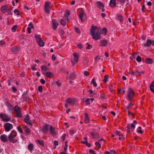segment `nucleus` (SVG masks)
I'll list each match as a JSON object with an SVG mask.
<instances>
[{"mask_svg":"<svg viewBox=\"0 0 154 154\" xmlns=\"http://www.w3.org/2000/svg\"><path fill=\"white\" fill-rule=\"evenodd\" d=\"M101 29L97 27L92 26L90 29V35L92 36L93 39L97 40L100 38Z\"/></svg>","mask_w":154,"mask_h":154,"instance_id":"obj_1","label":"nucleus"},{"mask_svg":"<svg viewBox=\"0 0 154 154\" xmlns=\"http://www.w3.org/2000/svg\"><path fill=\"white\" fill-rule=\"evenodd\" d=\"M17 136V133L14 131H12L8 137L9 141L13 143H16L18 141V139L15 138Z\"/></svg>","mask_w":154,"mask_h":154,"instance_id":"obj_2","label":"nucleus"},{"mask_svg":"<svg viewBox=\"0 0 154 154\" xmlns=\"http://www.w3.org/2000/svg\"><path fill=\"white\" fill-rule=\"evenodd\" d=\"M79 18L82 22H84L86 20L87 17L86 14L84 10L82 8L81 9V11L79 13Z\"/></svg>","mask_w":154,"mask_h":154,"instance_id":"obj_3","label":"nucleus"},{"mask_svg":"<svg viewBox=\"0 0 154 154\" xmlns=\"http://www.w3.org/2000/svg\"><path fill=\"white\" fill-rule=\"evenodd\" d=\"M74 57L71 59V62L73 66L76 64L78 61L79 56L78 54L76 52H74L73 54Z\"/></svg>","mask_w":154,"mask_h":154,"instance_id":"obj_4","label":"nucleus"},{"mask_svg":"<svg viewBox=\"0 0 154 154\" xmlns=\"http://www.w3.org/2000/svg\"><path fill=\"white\" fill-rule=\"evenodd\" d=\"M14 111L17 116L18 117H20L22 116L20 108L17 106H16L14 108Z\"/></svg>","mask_w":154,"mask_h":154,"instance_id":"obj_5","label":"nucleus"},{"mask_svg":"<svg viewBox=\"0 0 154 154\" xmlns=\"http://www.w3.org/2000/svg\"><path fill=\"white\" fill-rule=\"evenodd\" d=\"M35 38L38 43V45L41 47H43L44 45V43L42 39L38 35H35Z\"/></svg>","mask_w":154,"mask_h":154,"instance_id":"obj_6","label":"nucleus"},{"mask_svg":"<svg viewBox=\"0 0 154 154\" xmlns=\"http://www.w3.org/2000/svg\"><path fill=\"white\" fill-rule=\"evenodd\" d=\"M0 117L3 121L6 122L10 120L11 119V116H8L5 114H3L1 113L0 114Z\"/></svg>","mask_w":154,"mask_h":154,"instance_id":"obj_7","label":"nucleus"},{"mask_svg":"<svg viewBox=\"0 0 154 154\" xmlns=\"http://www.w3.org/2000/svg\"><path fill=\"white\" fill-rule=\"evenodd\" d=\"M51 3L50 2H46L45 5V11L47 14H49L50 12V10L51 8L50 6Z\"/></svg>","mask_w":154,"mask_h":154,"instance_id":"obj_8","label":"nucleus"},{"mask_svg":"<svg viewBox=\"0 0 154 154\" xmlns=\"http://www.w3.org/2000/svg\"><path fill=\"white\" fill-rule=\"evenodd\" d=\"M128 100H131L134 95V92L131 88H130L128 89Z\"/></svg>","mask_w":154,"mask_h":154,"instance_id":"obj_9","label":"nucleus"},{"mask_svg":"<svg viewBox=\"0 0 154 154\" xmlns=\"http://www.w3.org/2000/svg\"><path fill=\"white\" fill-rule=\"evenodd\" d=\"M24 122L27 124L31 125V120L30 119V117L28 115H27L25 117Z\"/></svg>","mask_w":154,"mask_h":154,"instance_id":"obj_10","label":"nucleus"},{"mask_svg":"<svg viewBox=\"0 0 154 154\" xmlns=\"http://www.w3.org/2000/svg\"><path fill=\"white\" fill-rule=\"evenodd\" d=\"M52 23L53 24V29L55 30L57 27L58 24L56 20L55 19H53L52 20Z\"/></svg>","mask_w":154,"mask_h":154,"instance_id":"obj_11","label":"nucleus"},{"mask_svg":"<svg viewBox=\"0 0 154 154\" xmlns=\"http://www.w3.org/2000/svg\"><path fill=\"white\" fill-rule=\"evenodd\" d=\"M152 41L150 39H148L146 41V43H144L143 45L145 47H150L151 45H152Z\"/></svg>","mask_w":154,"mask_h":154,"instance_id":"obj_12","label":"nucleus"},{"mask_svg":"<svg viewBox=\"0 0 154 154\" xmlns=\"http://www.w3.org/2000/svg\"><path fill=\"white\" fill-rule=\"evenodd\" d=\"M7 6V5H4L1 7V11L2 12L5 13L8 11Z\"/></svg>","mask_w":154,"mask_h":154,"instance_id":"obj_13","label":"nucleus"},{"mask_svg":"<svg viewBox=\"0 0 154 154\" xmlns=\"http://www.w3.org/2000/svg\"><path fill=\"white\" fill-rule=\"evenodd\" d=\"M49 126H44L42 128V131L44 134H45L48 131L49 129Z\"/></svg>","mask_w":154,"mask_h":154,"instance_id":"obj_14","label":"nucleus"},{"mask_svg":"<svg viewBox=\"0 0 154 154\" xmlns=\"http://www.w3.org/2000/svg\"><path fill=\"white\" fill-rule=\"evenodd\" d=\"M43 74L49 78H51L54 76L53 74L51 72H47L45 73H44Z\"/></svg>","mask_w":154,"mask_h":154,"instance_id":"obj_15","label":"nucleus"},{"mask_svg":"<svg viewBox=\"0 0 154 154\" xmlns=\"http://www.w3.org/2000/svg\"><path fill=\"white\" fill-rule=\"evenodd\" d=\"M0 138L2 141L3 142H5L8 141L7 136L5 135L4 134L1 135Z\"/></svg>","mask_w":154,"mask_h":154,"instance_id":"obj_16","label":"nucleus"},{"mask_svg":"<svg viewBox=\"0 0 154 154\" xmlns=\"http://www.w3.org/2000/svg\"><path fill=\"white\" fill-rule=\"evenodd\" d=\"M90 134L93 139L97 138L99 137V134L97 133L91 132Z\"/></svg>","mask_w":154,"mask_h":154,"instance_id":"obj_17","label":"nucleus"},{"mask_svg":"<svg viewBox=\"0 0 154 154\" xmlns=\"http://www.w3.org/2000/svg\"><path fill=\"white\" fill-rule=\"evenodd\" d=\"M96 5L97 7L99 8H104V5L103 3L100 2L98 1L96 3Z\"/></svg>","mask_w":154,"mask_h":154,"instance_id":"obj_18","label":"nucleus"},{"mask_svg":"<svg viewBox=\"0 0 154 154\" xmlns=\"http://www.w3.org/2000/svg\"><path fill=\"white\" fill-rule=\"evenodd\" d=\"M116 0H110L109 5L111 7L113 8L116 6Z\"/></svg>","mask_w":154,"mask_h":154,"instance_id":"obj_19","label":"nucleus"},{"mask_svg":"<svg viewBox=\"0 0 154 154\" xmlns=\"http://www.w3.org/2000/svg\"><path fill=\"white\" fill-rule=\"evenodd\" d=\"M13 126H4L5 131L8 132L10 131L13 128Z\"/></svg>","mask_w":154,"mask_h":154,"instance_id":"obj_20","label":"nucleus"},{"mask_svg":"<svg viewBox=\"0 0 154 154\" xmlns=\"http://www.w3.org/2000/svg\"><path fill=\"white\" fill-rule=\"evenodd\" d=\"M107 43L106 40H103L100 42V46H105Z\"/></svg>","mask_w":154,"mask_h":154,"instance_id":"obj_21","label":"nucleus"},{"mask_svg":"<svg viewBox=\"0 0 154 154\" xmlns=\"http://www.w3.org/2000/svg\"><path fill=\"white\" fill-rule=\"evenodd\" d=\"M50 131L51 134L53 135H55L56 134V133L55 131V128L51 126L50 128Z\"/></svg>","mask_w":154,"mask_h":154,"instance_id":"obj_22","label":"nucleus"},{"mask_svg":"<svg viewBox=\"0 0 154 154\" xmlns=\"http://www.w3.org/2000/svg\"><path fill=\"white\" fill-rule=\"evenodd\" d=\"M34 145L32 143H30L28 145V148L29 151L31 152L33 149Z\"/></svg>","mask_w":154,"mask_h":154,"instance_id":"obj_23","label":"nucleus"},{"mask_svg":"<svg viewBox=\"0 0 154 154\" xmlns=\"http://www.w3.org/2000/svg\"><path fill=\"white\" fill-rule=\"evenodd\" d=\"M66 101L67 103H68L70 104H74V100L73 99H72L71 98H68L67 100Z\"/></svg>","mask_w":154,"mask_h":154,"instance_id":"obj_24","label":"nucleus"},{"mask_svg":"<svg viewBox=\"0 0 154 154\" xmlns=\"http://www.w3.org/2000/svg\"><path fill=\"white\" fill-rule=\"evenodd\" d=\"M143 71H139L138 70H136L135 71V73L134 74V75L136 76H139L142 73H143Z\"/></svg>","mask_w":154,"mask_h":154,"instance_id":"obj_25","label":"nucleus"},{"mask_svg":"<svg viewBox=\"0 0 154 154\" xmlns=\"http://www.w3.org/2000/svg\"><path fill=\"white\" fill-rule=\"evenodd\" d=\"M151 90L154 93V81L152 82L150 85Z\"/></svg>","mask_w":154,"mask_h":154,"instance_id":"obj_26","label":"nucleus"},{"mask_svg":"<svg viewBox=\"0 0 154 154\" xmlns=\"http://www.w3.org/2000/svg\"><path fill=\"white\" fill-rule=\"evenodd\" d=\"M37 142L42 146H44V141L43 140H37Z\"/></svg>","mask_w":154,"mask_h":154,"instance_id":"obj_27","label":"nucleus"},{"mask_svg":"<svg viewBox=\"0 0 154 154\" xmlns=\"http://www.w3.org/2000/svg\"><path fill=\"white\" fill-rule=\"evenodd\" d=\"M85 122L86 123H88L89 122V119L88 117V114L87 113H85Z\"/></svg>","mask_w":154,"mask_h":154,"instance_id":"obj_28","label":"nucleus"},{"mask_svg":"<svg viewBox=\"0 0 154 154\" xmlns=\"http://www.w3.org/2000/svg\"><path fill=\"white\" fill-rule=\"evenodd\" d=\"M107 32V29L106 28H103L101 31V32L102 34L105 35H106Z\"/></svg>","mask_w":154,"mask_h":154,"instance_id":"obj_29","label":"nucleus"},{"mask_svg":"<svg viewBox=\"0 0 154 154\" xmlns=\"http://www.w3.org/2000/svg\"><path fill=\"white\" fill-rule=\"evenodd\" d=\"M146 63L150 64L152 63V60L151 58H147L146 60Z\"/></svg>","mask_w":154,"mask_h":154,"instance_id":"obj_30","label":"nucleus"},{"mask_svg":"<svg viewBox=\"0 0 154 154\" xmlns=\"http://www.w3.org/2000/svg\"><path fill=\"white\" fill-rule=\"evenodd\" d=\"M90 100V99L89 98L86 99L85 98H84L83 100V101L85 102L87 105H88L90 104V103L89 102Z\"/></svg>","mask_w":154,"mask_h":154,"instance_id":"obj_31","label":"nucleus"},{"mask_svg":"<svg viewBox=\"0 0 154 154\" xmlns=\"http://www.w3.org/2000/svg\"><path fill=\"white\" fill-rule=\"evenodd\" d=\"M117 18L118 20H119L120 21L122 20L123 19L122 17V15L119 14L117 15Z\"/></svg>","mask_w":154,"mask_h":154,"instance_id":"obj_32","label":"nucleus"},{"mask_svg":"<svg viewBox=\"0 0 154 154\" xmlns=\"http://www.w3.org/2000/svg\"><path fill=\"white\" fill-rule=\"evenodd\" d=\"M91 84H93V86L94 87H96L97 85V83L95 82V80L94 78L92 79L91 82Z\"/></svg>","mask_w":154,"mask_h":154,"instance_id":"obj_33","label":"nucleus"},{"mask_svg":"<svg viewBox=\"0 0 154 154\" xmlns=\"http://www.w3.org/2000/svg\"><path fill=\"white\" fill-rule=\"evenodd\" d=\"M109 78V76L108 75H106L104 77V79L103 80V82L104 83H106L107 81V79Z\"/></svg>","mask_w":154,"mask_h":154,"instance_id":"obj_34","label":"nucleus"},{"mask_svg":"<svg viewBox=\"0 0 154 154\" xmlns=\"http://www.w3.org/2000/svg\"><path fill=\"white\" fill-rule=\"evenodd\" d=\"M75 75L73 73L71 74L69 76V78L71 80H73L75 78Z\"/></svg>","mask_w":154,"mask_h":154,"instance_id":"obj_35","label":"nucleus"},{"mask_svg":"<svg viewBox=\"0 0 154 154\" xmlns=\"http://www.w3.org/2000/svg\"><path fill=\"white\" fill-rule=\"evenodd\" d=\"M101 57L99 56H97L96 57L94 58V60L96 62H98L99 60L100 59Z\"/></svg>","mask_w":154,"mask_h":154,"instance_id":"obj_36","label":"nucleus"},{"mask_svg":"<svg viewBox=\"0 0 154 154\" xmlns=\"http://www.w3.org/2000/svg\"><path fill=\"white\" fill-rule=\"evenodd\" d=\"M135 126H127V131L128 132L130 131V128L131 127H132L133 128H134Z\"/></svg>","mask_w":154,"mask_h":154,"instance_id":"obj_37","label":"nucleus"},{"mask_svg":"<svg viewBox=\"0 0 154 154\" xmlns=\"http://www.w3.org/2000/svg\"><path fill=\"white\" fill-rule=\"evenodd\" d=\"M17 27V25L14 26L11 28V30L13 32H15Z\"/></svg>","mask_w":154,"mask_h":154,"instance_id":"obj_38","label":"nucleus"},{"mask_svg":"<svg viewBox=\"0 0 154 154\" xmlns=\"http://www.w3.org/2000/svg\"><path fill=\"white\" fill-rule=\"evenodd\" d=\"M41 69L42 70H44L45 71H46L48 70V68L45 66H42L41 67Z\"/></svg>","mask_w":154,"mask_h":154,"instance_id":"obj_39","label":"nucleus"},{"mask_svg":"<svg viewBox=\"0 0 154 154\" xmlns=\"http://www.w3.org/2000/svg\"><path fill=\"white\" fill-rule=\"evenodd\" d=\"M60 23L63 26H65L66 24V22L63 20L61 19L60 20Z\"/></svg>","mask_w":154,"mask_h":154,"instance_id":"obj_40","label":"nucleus"},{"mask_svg":"<svg viewBox=\"0 0 154 154\" xmlns=\"http://www.w3.org/2000/svg\"><path fill=\"white\" fill-rule=\"evenodd\" d=\"M17 128L19 132L21 133H23V131L21 128L20 126H19L17 127Z\"/></svg>","mask_w":154,"mask_h":154,"instance_id":"obj_41","label":"nucleus"},{"mask_svg":"<svg viewBox=\"0 0 154 154\" xmlns=\"http://www.w3.org/2000/svg\"><path fill=\"white\" fill-rule=\"evenodd\" d=\"M24 131L25 133H29L30 132V131L29 128L26 127L25 128Z\"/></svg>","mask_w":154,"mask_h":154,"instance_id":"obj_42","label":"nucleus"},{"mask_svg":"<svg viewBox=\"0 0 154 154\" xmlns=\"http://www.w3.org/2000/svg\"><path fill=\"white\" fill-rule=\"evenodd\" d=\"M95 145L98 146V149L100 148L101 147V144H100L98 142H96L95 143Z\"/></svg>","mask_w":154,"mask_h":154,"instance_id":"obj_43","label":"nucleus"},{"mask_svg":"<svg viewBox=\"0 0 154 154\" xmlns=\"http://www.w3.org/2000/svg\"><path fill=\"white\" fill-rule=\"evenodd\" d=\"M17 48L16 47H14L12 48L11 49V50L12 51L16 52L17 51Z\"/></svg>","mask_w":154,"mask_h":154,"instance_id":"obj_44","label":"nucleus"},{"mask_svg":"<svg viewBox=\"0 0 154 154\" xmlns=\"http://www.w3.org/2000/svg\"><path fill=\"white\" fill-rule=\"evenodd\" d=\"M69 133L71 135H72L74 133V131L73 129H71L69 131Z\"/></svg>","mask_w":154,"mask_h":154,"instance_id":"obj_45","label":"nucleus"},{"mask_svg":"<svg viewBox=\"0 0 154 154\" xmlns=\"http://www.w3.org/2000/svg\"><path fill=\"white\" fill-rule=\"evenodd\" d=\"M136 60L138 62H140L141 61V57L139 56H138Z\"/></svg>","mask_w":154,"mask_h":154,"instance_id":"obj_46","label":"nucleus"},{"mask_svg":"<svg viewBox=\"0 0 154 154\" xmlns=\"http://www.w3.org/2000/svg\"><path fill=\"white\" fill-rule=\"evenodd\" d=\"M113 86L112 85H109V88L110 90V91L112 92L113 91Z\"/></svg>","mask_w":154,"mask_h":154,"instance_id":"obj_47","label":"nucleus"},{"mask_svg":"<svg viewBox=\"0 0 154 154\" xmlns=\"http://www.w3.org/2000/svg\"><path fill=\"white\" fill-rule=\"evenodd\" d=\"M117 1L119 2L122 5L123 3H124L125 2V0H117Z\"/></svg>","mask_w":154,"mask_h":154,"instance_id":"obj_48","label":"nucleus"},{"mask_svg":"<svg viewBox=\"0 0 154 154\" xmlns=\"http://www.w3.org/2000/svg\"><path fill=\"white\" fill-rule=\"evenodd\" d=\"M42 86H39L38 87V90L39 92H42Z\"/></svg>","mask_w":154,"mask_h":154,"instance_id":"obj_49","label":"nucleus"},{"mask_svg":"<svg viewBox=\"0 0 154 154\" xmlns=\"http://www.w3.org/2000/svg\"><path fill=\"white\" fill-rule=\"evenodd\" d=\"M87 46L86 48L87 49H91L92 48V46H91V45H89V44H88V43H87Z\"/></svg>","mask_w":154,"mask_h":154,"instance_id":"obj_50","label":"nucleus"},{"mask_svg":"<svg viewBox=\"0 0 154 154\" xmlns=\"http://www.w3.org/2000/svg\"><path fill=\"white\" fill-rule=\"evenodd\" d=\"M116 134L118 136H120L121 135V132L120 131H116Z\"/></svg>","mask_w":154,"mask_h":154,"instance_id":"obj_51","label":"nucleus"},{"mask_svg":"<svg viewBox=\"0 0 154 154\" xmlns=\"http://www.w3.org/2000/svg\"><path fill=\"white\" fill-rule=\"evenodd\" d=\"M40 82L42 84H44L45 83V81L43 79H41L40 80Z\"/></svg>","mask_w":154,"mask_h":154,"instance_id":"obj_52","label":"nucleus"},{"mask_svg":"<svg viewBox=\"0 0 154 154\" xmlns=\"http://www.w3.org/2000/svg\"><path fill=\"white\" fill-rule=\"evenodd\" d=\"M132 104L131 103H130L129 105L127 106L126 107V109H128V110L129 109V108L130 107H132Z\"/></svg>","mask_w":154,"mask_h":154,"instance_id":"obj_53","label":"nucleus"},{"mask_svg":"<svg viewBox=\"0 0 154 154\" xmlns=\"http://www.w3.org/2000/svg\"><path fill=\"white\" fill-rule=\"evenodd\" d=\"M29 26L30 27H31V28H32V29L34 28V26L33 24H32V23L30 22L29 23Z\"/></svg>","mask_w":154,"mask_h":154,"instance_id":"obj_54","label":"nucleus"},{"mask_svg":"<svg viewBox=\"0 0 154 154\" xmlns=\"http://www.w3.org/2000/svg\"><path fill=\"white\" fill-rule=\"evenodd\" d=\"M77 46L78 48L80 49H81L82 47V45L81 44H78Z\"/></svg>","mask_w":154,"mask_h":154,"instance_id":"obj_55","label":"nucleus"},{"mask_svg":"<svg viewBox=\"0 0 154 154\" xmlns=\"http://www.w3.org/2000/svg\"><path fill=\"white\" fill-rule=\"evenodd\" d=\"M31 28L30 27H28L27 28L28 32L29 34H30L31 32Z\"/></svg>","mask_w":154,"mask_h":154,"instance_id":"obj_56","label":"nucleus"},{"mask_svg":"<svg viewBox=\"0 0 154 154\" xmlns=\"http://www.w3.org/2000/svg\"><path fill=\"white\" fill-rule=\"evenodd\" d=\"M84 74L86 76H88L89 75V73L87 71L84 72Z\"/></svg>","mask_w":154,"mask_h":154,"instance_id":"obj_57","label":"nucleus"},{"mask_svg":"<svg viewBox=\"0 0 154 154\" xmlns=\"http://www.w3.org/2000/svg\"><path fill=\"white\" fill-rule=\"evenodd\" d=\"M75 31L76 32L79 33L80 32L79 29L75 27Z\"/></svg>","mask_w":154,"mask_h":154,"instance_id":"obj_58","label":"nucleus"},{"mask_svg":"<svg viewBox=\"0 0 154 154\" xmlns=\"http://www.w3.org/2000/svg\"><path fill=\"white\" fill-rule=\"evenodd\" d=\"M110 152L112 154H116V152L113 150H111Z\"/></svg>","mask_w":154,"mask_h":154,"instance_id":"obj_59","label":"nucleus"},{"mask_svg":"<svg viewBox=\"0 0 154 154\" xmlns=\"http://www.w3.org/2000/svg\"><path fill=\"white\" fill-rule=\"evenodd\" d=\"M137 124V122L135 120H134L133 121V123H131V125H134L135 124Z\"/></svg>","mask_w":154,"mask_h":154,"instance_id":"obj_60","label":"nucleus"},{"mask_svg":"<svg viewBox=\"0 0 154 154\" xmlns=\"http://www.w3.org/2000/svg\"><path fill=\"white\" fill-rule=\"evenodd\" d=\"M137 132L138 133H140L142 134L143 133V131H142L141 129H138L137 131Z\"/></svg>","mask_w":154,"mask_h":154,"instance_id":"obj_61","label":"nucleus"},{"mask_svg":"<svg viewBox=\"0 0 154 154\" xmlns=\"http://www.w3.org/2000/svg\"><path fill=\"white\" fill-rule=\"evenodd\" d=\"M12 90L14 92L17 91V89L15 87H12Z\"/></svg>","mask_w":154,"mask_h":154,"instance_id":"obj_62","label":"nucleus"},{"mask_svg":"<svg viewBox=\"0 0 154 154\" xmlns=\"http://www.w3.org/2000/svg\"><path fill=\"white\" fill-rule=\"evenodd\" d=\"M0 43L1 45H3L5 44V42L3 41H0Z\"/></svg>","mask_w":154,"mask_h":154,"instance_id":"obj_63","label":"nucleus"},{"mask_svg":"<svg viewBox=\"0 0 154 154\" xmlns=\"http://www.w3.org/2000/svg\"><path fill=\"white\" fill-rule=\"evenodd\" d=\"M54 144L55 146L58 145V142L56 140L54 141Z\"/></svg>","mask_w":154,"mask_h":154,"instance_id":"obj_64","label":"nucleus"}]
</instances>
